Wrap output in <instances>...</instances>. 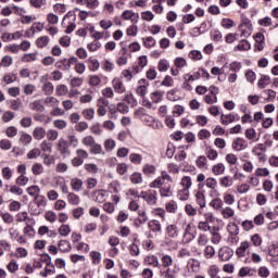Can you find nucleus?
<instances>
[{"instance_id":"56","label":"nucleus","mask_w":278,"mask_h":278,"mask_svg":"<svg viewBox=\"0 0 278 278\" xmlns=\"http://www.w3.org/2000/svg\"><path fill=\"white\" fill-rule=\"evenodd\" d=\"M83 116L86 121H92L94 118V109L83 110Z\"/></svg>"},{"instance_id":"52","label":"nucleus","mask_w":278,"mask_h":278,"mask_svg":"<svg viewBox=\"0 0 278 278\" xmlns=\"http://www.w3.org/2000/svg\"><path fill=\"white\" fill-rule=\"evenodd\" d=\"M1 173H2V177H3V179H5V181H10V179H12V177L14 175V172L10 167H3Z\"/></svg>"},{"instance_id":"17","label":"nucleus","mask_w":278,"mask_h":278,"mask_svg":"<svg viewBox=\"0 0 278 278\" xmlns=\"http://www.w3.org/2000/svg\"><path fill=\"white\" fill-rule=\"evenodd\" d=\"M220 214L224 220H229L236 216V210L231 208V206H226L220 210Z\"/></svg>"},{"instance_id":"25","label":"nucleus","mask_w":278,"mask_h":278,"mask_svg":"<svg viewBox=\"0 0 278 278\" xmlns=\"http://www.w3.org/2000/svg\"><path fill=\"white\" fill-rule=\"evenodd\" d=\"M179 184H180L181 188L190 190V188H192V176H182L180 178Z\"/></svg>"},{"instance_id":"47","label":"nucleus","mask_w":278,"mask_h":278,"mask_svg":"<svg viewBox=\"0 0 278 278\" xmlns=\"http://www.w3.org/2000/svg\"><path fill=\"white\" fill-rule=\"evenodd\" d=\"M251 49V43L247 40H241L239 45L235 47V51H249Z\"/></svg>"},{"instance_id":"31","label":"nucleus","mask_w":278,"mask_h":278,"mask_svg":"<svg viewBox=\"0 0 278 278\" xmlns=\"http://www.w3.org/2000/svg\"><path fill=\"white\" fill-rule=\"evenodd\" d=\"M168 68H170V63L168 62V60L161 59L157 64V71H160V73H166Z\"/></svg>"},{"instance_id":"42","label":"nucleus","mask_w":278,"mask_h":278,"mask_svg":"<svg viewBox=\"0 0 278 278\" xmlns=\"http://www.w3.org/2000/svg\"><path fill=\"white\" fill-rule=\"evenodd\" d=\"M72 62H77V58H71L68 59H63L59 62V68H71V63Z\"/></svg>"},{"instance_id":"41","label":"nucleus","mask_w":278,"mask_h":278,"mask_svg":"<svg viewBox=\"0 0 278 278\" xmlns=\"http://www.w3.org/2000/svg\"><path fill=\"white\" fill-rule=\"evenodd\" d=\"M227 231L229 236H238V233H240V228L237 226L236 223H229L227 225Z\"/></svg>"},{"instance_id":"53","label":"nucleus","mask_w":278,"mask_h":278,"mask_svg":"<svg viewBox=\"0 0 278 278\" xmlns=\"http://www.w3.org/2000/svg\"><path fill=\"white\" fill-rule=\"evenodd\" d=\"M31 173L33 175H42V173H45V167L40 163H35L31 166Z\"/></svg>"},{"instance_id":"36","label":"nucleus","mask_w":278,"mask_h":278,"mask_svg":"<svg viewBox=\"0 0 278 278\" xmlns=\"http://www.w3.org/2000/svg\"><path fill=\"white\" fill-rule=\"evenodd\" d=\"M97 142V140L94 139L93 136L91 135H87L81 139V144H84V147L87 148H91L94 143Z\"/></svg>"},{"instance_id":"4","label":"nucleus","mask_w":278,"mask_h":278,"mask_svg":"<svg viewBox=\"0 0 278 278\" xmlns=\"http://www.w3.org/2000/svg\"><path fill=\"white\" fill-rule=\"evenodd\" d=\"M204 186L208 188L211 191V197H214V194H218V180L214 177L206 178Z\"/></svg>"},{"instance_id":"19","label":"nucleus","mask_w":278,"mask_h":278,"mask_svg":"<svg viewBox=\"0 0 278 278\" xmlns=\"http://www.w3.org/2000/svg\"><path fill=\"white\" fill-rule=\"evenodd\" d=\"M91 38H93V41L99 42V40H108L110 38V31L108 30H96L94 34L91 35Z\"/></svg>"},{"instance_id":"1","label":"nucleus","mask_w":278,"mask_h":278,"mask_svg":"<svg viewBox=\"0 0 278 278\" xmlns=\"http://www.w3.org/2000/svg\"><path fill=\"white\" fill-rule=\"evenodd\" d=\"M170 184H173V177L168 173L162 172L161 176L150 184V188H159L161 197L169 198L173 197Z\"/></svg>"},{"instance_id":"34","label":"nucleus","mask_w":278,"mask_h":278,"mask_svg":"<svg viewBox=\"0 0 278 278\" xmlns=\"http://www.w3.org/2000/svg\"><path fill=\"white\" fill-rule=\"evenodd\" d=\"M58 147L61 155L68 153V141L65 139H60Z\"/></svg>"},{"instance_id":"49","label":"nucleus","mask_w":278,"mask_h":278,"mask_svg":"<svg viewBox=\"0 0 278 278\" xmlns=\"http://www.w3.org/2000/svg\"><path fill=\"white\" fill-rule=\"evenodd\" d=\"M30 110H35V112H45V105L40 100H35L30 103Z\"/></svg>"},{"instance_id":"38","label":"nucleus","mask_w":278,"mask_h":278,"mask_svg":"<svg viewBox=\"0 0 278 278\" xmlns=\"http://www.w3.org/2000/svg\"><path fill=\"white\" fill-rule=\"evenodd\" d=\"M160 273L164 278H177V269H172L170 267H167L166 270H161Z\"/></svg>"},{"instance_id":"20","label":"nucleus","mask_w":278,"mask_h":278,"mask_svg":"<svg viewBox=\"0 0 278 278\" xmlns=\"http://www.w3.org/2000/svg\"><path fill=\"white\" fill-rule=\"evenodd\" d=\"M46 136H47V130L41 126H37L33 130V137L35 140H42Z\"/></svg>"},{"instance_id":"43","label":"nucleus","mask_w":278,"mask_h":278,"mask_svg":"<svg viewBox=\"0 0 278 278\" xmlns=\"http://www.w3.org/2000/svg\"><path fill=\"white\" fill-rule=\"evenodd\" d=\"M103 147L105 149V151L110 152V151H114V149H116V141L114 139H105Z\"/></svg>"},{"instance_id":"29","label":"nucleus","mask_w":278,"mask_h":278,"mask_svg":"<svg viewBox=\"0 0 278 278\" xmlns=\"http://www.w3.org/2000/svg\"><path fill=\"white\" fill-rule=\"evenodd\" d=\"M41 90L46 97H51L53 94V91L55 90V87L53 86V83H46L42 85Z\"/></svg>"},{"instance_id":"27","label":"nucleus","mask_w":278,"mask_h":278,"mask_svg":"<svg viewBox=\"0 0 278 278\" xmlns=\"http://www.w3.org/2000/svg\"><path fill=\"white\" fill-rule=\"evenodd\" d=\"M219 186H222V188H231V186H233V178H231V176L219 178Z\"/></svg>"},{"instance_id":"24","label":"nucleus","mask_w":278,"mask_h":278,"mask_svg":"<svg viewBox=\"0 0 278 278\" xmlns=\"http://www.w3.org/2000/svg\"><path fill=\"white\" fill-rule=\"evenodd\" d=\"M222 125H230V123H236V115L229 114H222L220 116Z\"/></svg>"},{"instance_id":"61","label":"nucleus","mask_w":278,"mask_h":278,"mask_svg":"<svg viewBox=\"0 0 278 278\" xmlns=\"http://www.w3.org/2000/svg\"><path fill=\"white\" fill-rule=\"evenodd\" d=\"M90 257L92 260V264H101V252L92 251L90 252Z\"/></svg>"},{"instance_id":"48","label":"nucleus","mask_w":278,"mask_h":278,"mask_svg":"<svg viewBox=\"0 0 278 278\" xmlns=\"http://www.w3.org/2000/svg\"><path fill=\"white\" fill-rule=\"evenodd\" d=\"M55 274V266L51 264L50 266L47 265L42 271H40L41 277H49V275Z\"/></svg>"},{"instance_id":"46","label":"nucleus","mask_w":278,"mask_h":278,"mask_svg":"<svg viewBox=\"0 0 278 278\" xmlns=\"http://www.w3.org/2000/svg\"><path fill=\"white\" fill-rule=\"evenodd\" d=\"M255 177H268L270 170L267 167H257L254 173Z\"/></svg>"},{"instance_id":"9","label":"nucleus","mask_w":278,"mask_h":278,"mask_svg":"<svg viewBox=\"0 0 278 278\" xmlns=\"http://www.w3.org/2000/svg\"><path fill=\"white\" fill-rule=\"evenodd\" d=\"M124 21H131V23H138L140 15L131 10H126L122 13Z\"/></svg>"},{"instance_id":"40","label":"nucleus","mask_w":278,"mask_h":278,"mask_svg":"<svg viewBox=\"0 0 278 278\" xmlns=\"http://www.w3.org/2000/svg\"><path fill=\"white\" fill-rule=\"evenodd\" d=\"M42 154V151L39 148H34L26 154V157L28 160H36L37 157H40Z\"/></svg>"},{"instance_id":"35","label":"nucleus","mask_w":278,"mask_h":278,"mask_svg":"<svg viewBox=\"0 0 278 278\" xmlns=\"http://www.w3.org/2000/svg\"><path fill=\"white\" fill-rule=\"evenodd\" d=\"M58 249L61 251V253H68V251H71V242L61 240L58 243Z\"/></svg>"},{"instance_id":"26","label":"nucleus","mask_w":278,"mask_h":278,"mask_svg":"<svg viewBox=\"0 0 278 278\" xmlns=\"http://www.w3.org/2000/svg\"><path fill=\"white\" fill-rule=\"evenodd\" d=\"M166 233L168 238H177L179 236V230L177 229V225L172 224L166 227Z\"/></svg>"},{"instance_id":"37","label":"nucleus","mask_w":278,"mask_h":278,"mask_svg":"<svg viewBox=\"0 0 278 278\" xmlns=\"http://www.w3.org/2000/svg\"><path fill=\"white\" fill-rule=\"evenodd\" d=\"M195 201L200 207H205L206 202H205V193L203 191L199 190L195 193Z\"/></svg>"},{"instance_id":"28","label":"nucleus","mask_w":278,"mask_h":278,"mask_svg":"<svg viewBox=\"0 0 278 278\" xmlns=\"http://www.w3.org/2000/svg\"><path fill=\"white\" fill-rule=\"evenodd\" d=\"M84 186V181L79 178H72L71 187L74 192H79Z\"/></svg>"},{"instance_id":"44","label":"nucleus","mask_w":278,"mask_h":278,"mask_svg":"<svg viewBox=\"0 0 278 278\" xmlns=\"http://www.w3.org/2000/svg\"><path fill=\"white\" fill-rule=\"evenodd\" d=\"M89 149H90V153H91L92 155H101V153H102V154L104 153V152H103V147H102L100 143H97V141H96V143L92 144L91 148H89Z\"/></svg>"},{"instance_id":"55","label":"nucleus","mask_w":278,"mask_h":278,"mask_svg":"<svg viewBox=\"0 0 278 278\" xmlns=\"http://www.w3.org/2000/svg\"><path fill=\"white\" fill-rule=\"evenodd\" d=\"M102 68L105 71V73H112L114 71V63H112L110 60H104L102 62Z\"/></svg>"},{"instance_id":"39","label":"nucleus","mask_w":278,"mask_h":278,"mask_svg":"<svg viewBox=\"0 0 278 278\" xmlns=\"http://www.w3.org/2000/svg\"><path fill=\"white\" fill-rule=\"evenodd\" d=\"M177 197L180 201H188L190 199V189L182 188L178 190Z\"/></svg>"},{"instance_id":"58","label":"nucleus","mask_w":278,"mask_h":278,"mask_svg":"<svg viewBox=\"0 0 278 278\" xmlns=\"http://www.w3.org/2000/svg\"><path fill=\"white\" fill-rule=\"evenodd\" d=\"M87 49L91 53H94V51H99V49H101V42L93 40L92 42L88 43Z\"/></svg>"},{"instance_id":"21","label":"nucleus","mask_w":278,"mask_h":278,"mask_svg":"<svg viewBox=\"0 0 278 278\" xmlns=\"http://www.w3.org/2000/svg\"><path fill=\"white\" fill-rule=\"evenodd\" d=\"M225 164L223 163H217L215 165L212 166V173L213 175H215L216 177L224 175L225 174Z\"/></svg>"},{"instance_id":"45","label":"nucleus","mask_w":278,"mask_h":278,"mask_svg":"<svg viewBox=\"0 0 278 278\" xmlns=\"http://www.w3.org/2000/svg\"><path fill=\"white\" fill-rule=\"evenodd\" d=\"M270 84V76L268 75H262L261 78L257 81L258 88H266Z\"/></svg>"},{"instance_id":"3","label":"nucleus","mask_w":278,"mask_h":278,"mask_svg":"<svg viewBox=\"0 0 278 278\" xmlns=\"http://www.w3.org/2000/svg\"><path fill=\"white\" fill-rule=\"evenodd\" d=\"M141 199H144L148 205H157V197L155 195V191H141Z\"/></svg>"},{"instance_id":"64","label":"nucleus","mask_w":278,"mask_h":278,"mask_svg":"<svg viewBox=\"0 0 278 278\" xmlns=\"http://www.w3.org/2000/svg\"><path fill=\"white\" fill-rule=\"evenodd\" d=\"M168 101H179V96L177 94V89H172L166 94Z\"/></svg>"},{"instance_id":"15","label":"nucleus","mask_w":278,"mask_h":278,"mask_svg":"<svg viewBox=\"0 0 278 278\" xmlns=\"http://www.w3.org/2000/svg\"><path fill=\"white\" fill-rule=\"evenodd\" d=\"M27 220H28V223H31L33 225L36 224V220H34V218L29 217V214L27 213V211L20 212L16 214V223H25Z\"/></svg>"},{"instance_id":"23","label":"nucleus","mask_w":278,"mask_h":278,"mask_svg":"<svg viewBox=\"0 0 278 278\" xmlns=\"http://www.w3.org/2000/svg\"><path fill=\"white\" fill-rule=\"evenodd\" d=\"M45 104L48 105V108H52V110H53L60 105V100H58V98H55V97L48 96L45 99Z\"/></svg>"},{"instance_id":"12","label":"nucleus","mask_w":278,"mask_h":278,"mask_svg":"<svg viewBox=\"0 0 278 278\" xmlns=\"http://www.w3.org/2000/svg\"><path fill=\"white\" fill-rule=\"evenodd\" d=\"M218 255L222 262H229L230 257H233V250L229 248H222L218 252Z\"/></svg>"},{"instance_id":"5","label":"nucleus","mask_w":278,"mask_h":278,"mask_svg":"<svg viewBox=\"0 0 278 278\" xmlns=\"http://www.w3.org/2000/svg\"><path fill=\"white\" fill-rule=\"evenodd\" d=\"M148 89H149V83L147 81V79L144 78L139 79L138 87L136 90L137 94L142 99H144V97H147Z\"/></svg>"},{"instance_id":"6","label":"nucleus","mask_w":278,"mask_h":278,"mask_svg":"<svg viewBox=\"0 0 278 278\" xmlns=\"http://www.w3.org/2000/svg\"><path fill=\"white\" fill-rule=\"evenodd\" d=\"M262 151H266L264 143H258L252 149V153L258 157V162H266V154L262 153Z\"/></svg>"},{"instance_id":"14","label":"nucleus","mask_w":278,"mask_h":278,"mask_svg":"<svg viewBox=\"0 0 278 278\" xmlns=\"http://www.w3.org/2000/svg\"><path fill=\"white\" fill-rule=\"evenodd\" d=\"M50 42L51 38H49V36H40L36 39L35 45L37 49H46V47H49Z\"/></svg>"},{"instance_id":"10","label":"nucleus","mask_w":278,"mask_h":278,"mask_svg":"<svg viewBox=\"0 0 278 278\" xmlns=\"http://www.w3.org/2000/svg\"><path fill=\"white\" fill-rule=\"evenodd\" d=\"M251 248V243L249 241H242L236 250V255L238 257H247V251Z\"/></svg>"},{"instance_id":"63","label":"nucleus","mask_w":278,"mask_h":278,"mask_svg":"<svg viewBox=\"0 0 278 278\" xmlns=\"http://www.w3.org/2000/svg\"><path fill=\"white\" fill-rule=\"evenodd\" d=\"M53 10L55 14H64L66 13V4L56 3L53 5Z\"/></svg>"},{"instance_id":"57","label":"nucleus","mask_w":278,"mask_h":278,"mask_svg":"<svg viewBox=\"0 0 278 278\" xmlns=\"http://www.w3.org/2000/svg\"><path fill=\"white\" fill-rule=\"evenodd\" d=\"M7 269L12 274L17 273L18 263L15 260H11V262L7 265Z\"/></svg>"},{"instance_id":"22","label":"nucleus","mask_w":278,"mask_h":278,"mask_svg":"<svg viewBox=\"0 0 278 278\" xmlns=\"http://www.w3.org/2000/svg\"><path fill=\"white\" fill-rule=\"evenodd\" d=\"M244 136L248 140H252V142H257L260 140V137H257V131H255L253 128H248Z\"/></svg>"},{"instance_id":"51","label":"nucleus","mask_w":278,"mask_h":278,"mask_svg":"<svg viewBox=\"0 0 278 278\" xmlns=\"http://www.w3.org/2000/svg\"><path fill=\"white\" fill-rule=\"evenodd\" d=\"M67 201L71 205H79L80 199H79V195H77L73 192H70L67 194Z\"/></svg>"},{"instance_id":"8","label":"nucleus","mask_w":278,"mask_h":278,"mask_svg":"<svg viewBox=\"0 0 278 278\" xmlns=\"http://www.w3.org/2000/svg\"><path fill=\"white\" fill-rule=\"evenodd\" d=\"M233 151H244V149H249V143L244 140V138H237L232 141Z\"/></svg>"},{"instance_id":"59","label":"nucleus","mask_w":278,"mask_h":278,"mask_svg":"<svg viewBox=\"0 0 278 278\" xmlns=\"http://www.w3.org/2000/svg\"><path fill=\"white\" fill-rule=\"evenodd\" d=\"M102 97H104L105 99H114V89H112L111 87H105L104 89H102Z\"/></svg>"},{"instance_id":"62","label":"nucleus","mask_w":278,"mask_h":278,"mask_svg":"<svg viewBox=\"0 0 278 278\" xmlns=\"http://www.w3.org/2000/svg\"><path fill=\"white\" fill-rule=\"evenodd\" d=\"M187 268L189 273H199V262L197 261H191L188 263Z\"/></svg>"},{"instance_id":"32","label":"nucleus","mask_w":278,"mask_h":278,"mask_svg":"<svg viewBox=\"0 0 278 278\" xmlns=\"http://www.w3.org/2000/svg\"><path fill=\"white\" fill-rule=\"evenodd\" d=\"M223 205H225V203L220 198H215L210 202V207H213V210H216V211L219 210V212L220 210H223Z\"/></svg>"},{"instance_id":"13","label":"nucleus","mask_w":278,"mask_h":278,"mask_svg":"<svg viewBox=\"0 0 278 278\" xmlns=\"http://www.w3.org/2000/svg\"><path fill=\"white\" fill-rule=\"evenodd\" d=\"M242 36L247 38V36H251L253 34V25H251L250 20H245L241 25H240Z\"/></svg>"},{"instance_id":"33","label":"nucleus","mask_w":278,"mask_h":278,"mask_svg":"<svg viewBox=\"0 0 278 278\" xmlns=\"http://www.w3.org/2000/svg\"><path fill=\"white\" fill-rule=\"evenodd\" d=\"M68 94V87L66 85H56L55 96L56 97H66Z\"/></svg>"},{"instance_id":"2","label":"nucleus","mask_w":278,"mask_h":278,"mask_svg":"<svg viewBox=\"0 0 278 278\" xmlns=\"http://www.w3.org/2000/svg\"><path fill=\"white\" fill-rule=\"evenodd\" d=\"M43 29H45V25H42V23L35 22L31 25V27L26 29L25 36H26V38H34V36H36V34H38V31H42Z\"/></svg>"},{"instance_id":"60","label":"nucleus","mask_w":278,"mask_h":278,"mask_svg":"<svg viewBox=\"0 0 278 278\" xmlns=\"http://www.w3.org/2000/svg\"><path fill=\"white\" fill-rule=\"evenodd\" d=\"M99 25L102 29H104V31H108V29L112 27L113 23L112 20L104 18L99 22Z\"/></svg>"},{"instance_id":"54","label":"nucleus","mask_w":278,"mask_h":278,"mask_svg":"<svg viewBox=\"0 0 278 278\" xmlns=\"http://www.w3.org/2000/svg\"><path fill=\"white\" fill-rule=\"evenodd\" d=\"M89 71H91L92 73H94L96 71H99V67L101 66V63H99V60L97 59H89Z\"/></svg>"},{"instance_id":"18","label":"nucleus","mask_w":278,"mask_h":278,"mask_svg":"<svg viewBox=\"0 0 278 278\" xmlns=\"http://www.w3.org/2000/svg\"><path fill=\"white\" fill-rule=\"evenodd\" d=\"M144 264L147 266H152V268H157L160 266V258L154 254L148 255L144 258Z\"/></svg>"},{"instance_id":"7","label":"nucleus","mask_w":278,"mask_h":278,"mask_svg":"<svg viewBox=\"0 0 278 278\" xmlns=\"http://www.w3.org/2000/svg\"><path fill=\"white\" fill-rule=\"evenodd\" d=\"M112 86L114 92H116L117 94H125V92H127V88H125V84L121 78H114L112 80Z\"/></svg>"},{"instance_id":"30","label":"nucleus","mask_w":278,"mask_h":278,"mask_svg":"<svg viewBox=\"0 0 278 278\" xmlns=\"http://www.w3.org/2000/svg\"><path fill=\"white\" fill-rule=\"evenodd\" d=\"M149 229L153 232H160L162 231V224H160V220L157 219H152L148 223Z\"/></svg>"},{"instance_id":"16","label":"nucleus","mask_w":278,"mask_h":278,"mask_svg":"<svg viewBox=\"0 0 278 278\" xmlns=\"http://www.w3.org/2000/svg\"><path fill=\"white\" fill-rule=\"evenodd\" d=\"M34 140V137H31V135L25 132V131H21L20 132V144H22V147H27L28 144H31V141Z\"/></svg>"},{"instance_id":"50","label":"nucleus","mask_w":278,"mask_h":278,"mask_svg":"<svg viewBox=\"0 0 278 278\" xmlns=\"http://www.w3.org/2000/svg\"><path fill=\"white\" fill-rule=\"evenodd\" d=\"M224 203L226 205H233V203H236V195L231 194L229 192H225L224 193Z\"/></svg>"},{"instance_id":"11","label":"nucleus","mask_w":278,"mask_h":278,"mask_svg":"<svg viewBox=\"0 0 278 278\" xmlns=\"http://www.w3.org/2000/svg\"><path fill=\"white\" fill-rule=\"evenodd\" d=\"M192 240H194V233L192 232V224H188L182 236V242L185 244H188L192 242Z\"/></svg>"}]
</instances>
